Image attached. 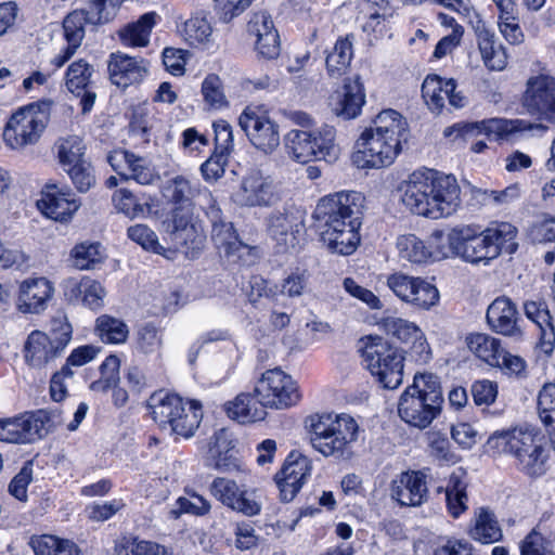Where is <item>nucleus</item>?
<instances>
[{
	"label": "nucleus",
	"instance_id": "obj_3",
	"mask_svg": "<svg viewBox=\"0 0 555 555\" xmlns=\"http://www.w3.org/2000/svg\"><path fill=\"white\" fill-rule=\"evenodd\" d=\"M516 235L517 229L508 222H500L485 230L475 224L459 225L447 234V246H442L438 257H459L469 263L488 264L503 250L507 254L516 251Z\"/></svg>",
	"mask_w": 555,
	"mask_h": 555
},
{
	"label": "nucleus",
	"instance_id": "obj_51",
	"mask_svg": "<svg viewBox=\"0 0 555 555\" xmlns=\"http://www.w3.org/2000/svg\"><path fill=\"white\" fill-rule=\"evenodd\" d=\"M185 496H180L176 501V509L171 513L178 518L181 514H190L193 516H205L211 509L210 502L193 490H185Z\"/></svg>",
	"mask_w": 555,
	"mask_h": 555
},
{
	"label": "nucleus",
	"instance_id": "obj_25",
	"mask_svg": "<svg viewBox=\"0 0 555 555\" xmlns=\"http://www.w3.org/2000/svg\"><path fill=\"white\" fill-rule=\"evenodd\" d=\"M53 294L54 286L46 278L27 279L20 285L17 309L22 313H41L47 309Z\"/></svg>",
	"mask_w": 555,
	"mask_h": 555
},
{
	"label": "nucleus",
	"instance_id": "obj_32",
	"mask_svg": "<svg viewBox=\"0 0 555 555\" xmlns=\"http://www.w3.org/2000/svg\"><path fill=\"white\" fill-rule=\"evenodd\" d=\"M526 317L539 328V347L545 354H551L555 347V328L544 301H527L524 306Z\"/></svg>",
	"mask_w": 555,
	"mask_h": 555
},
{
	"label": "nucleus",
	"instance_id": "obj_41",
	"mask_svg": "<svg viewBox=\"0 0 555 555\" xmlns=\"http://www.w3.org/2000/svg\"><path fill=\"white\" fill-rule=\"evenodd\" d=\"M29 546L35 555H81L76 543L52 534L31 537Z\"/></svg>",
	"mask_w": 555,
	"mask_h": 555
},
{
	"label": "nucleus",
	"instance_id": "obj_31",
	"mask_svg": "<svg viewBox=\"0 0 555 555\" xmlns=\"http://www.w3.org/2000/svg\"><path fill=\"white\" fill-rule=\"evenodd\" d=\"M178 33L192 48H208L214 44V28L208 15L197 12L191 15L180 26Z\"/></svg>",
	"mask_w": 555,
	"mask_h": 555
},
{
	"label": "nucleus",
	"instance_id": "obj_63",
	"mask_svg": "<svg viewBox=\"0 0 555 555\" xmlns=\"http://www.w3.org/2000/svg\"><path fill=\"white\" fill-rule=\"evenodd\" d=\"M498 26L509 44L518 46L525 41V34L519 25V12L498 18Z\"/></svg>",
	"mask_w": 555,
	"mask_h": 555
},
{
	"label": "nucleus",
	"instance_id": "obj_62",
	"mask_svg": "<svg viewBox=\"0 0 555 555\" xmlns=\"http://www.w3.org/2000/svg\"><path fill=\"white\" fill-rule=\"evenodd\" d=\"M385 328L389 335L404 344H410L422 332L416 324L403 319L386 320Z\"/></svg>",
	"mask_w": 555,
	"mask_h": 555
},
{
	"label": "nucleus",
	"instance_id": "obj_6",
	"mask_svg": "<svg viewBox=\"0 0 555 555\" xmlns=\"http://www.w3.org/2000/svg\"><path fill=\"white\" fill-rule=\"evenodd\" d=\"M310 441L314 450L326 457L348 460L357 441L359 425L348 414H317L310 417Z\"/></svg>",
	"mask_w": 555,
	"mask_h": 555
},
{
	"label": "nucleus",
	"instance_id": "obj_11",
	"mask_svg": "<svg viewBox=\"0 0 555 555\" xmlns=\"http://www.w3.org/2000/svg\"><path fill=\"white\" fill-rule=\"evenodd\" d=\"M336 130L324 125L318 131L293 129L285 135V147L289 156L301 164L313 160L331 163L337 158Z\"/></svg>",
	"mask_w": 555,
	"mask_h": 555
},
{
	"label": "nucleus",
	"instance_id": "obj_35",
	"mask_svg": "<svg viewBox=\"0 0 555 555\" xmlns=\"http://www.w3.org/2000/svg\"><path fill=\"white\" fill-rule=\"evenodd\" d=\"M397 248L399 256L412 263H426L446 258L438 257L442 253V247L437 246L434 250L414 234L399 236Z\"/></svg>",
	"mask_w": 555,
	"mask_h": 555
},
{
	"label": "nucleus",
	"instance_id": "obj_8",
	"mask_svg": "<svg viewBox=\"0 0 555 555\" xmlns=\"http://www.w3.org/2000/svg\"><path fill=\"white\" fill-rule=\"evenodd\" d=\"M60 409H39L0 418V441L30 444L43 439L62 423Z\"/></svg>",
	"mask_w": 555,
	"mask_h": 555
},
{
	"label": "nucleus",
	"instance_id": "obj_47",
	"mask_svg": "<svg viewBox=\"0 0 555 555\" xmlns=\"http://www.w3.org/2000/svg\"><path fill=\"white\" fill-rule=\"evenodd\" d=\"M114 555H175L168 547L138 538H122L115 544Z\"/></svg>",
	"mask_w": 555,
	"mask_h": 555
},
{
	"label": "nucleus",
	"instance_id": "obj_54",
	"mask_svg": "<svg viewBox=\"0 0 555 555\" xmlns=\"http://www.w3.org/2000/svg\"><path fill=\"white\" fill-rule=\"evenodd\" d=\"M427 440L429 455L439 463L454 464L459 461L446 434L431 430L427 434Z\"/></svg>",
	"mask_w": 555,
	"mask_h": 555
},
{
	"label": "nucleus",
	"instance_id": "obj_17",
	"mask_svg": "<svg viewBox=\"0 0 555 555\" xmlns=\"http://www.w3.org/2000/svg\"><path fill=\"white\" fill-rule=\"evenodd\" d=\"M386 284L400 300L420 309L428 310L439 301L437 287L422 278L395 272Z\"/></svg>",
	"mask_w": 555,
	"mask_h": 555
},
{
	"label": "nucleus",
	"instance_id": "obj_26",
	"mask_svg": "<svg viewBox=\"0 0 555 555\" xmlns=\"http://www.w3.org/2000/svg\"><path fill=\"white\" fill-rule=\"evenodd\" d=\"M64 296L69 302H81L90 310L96 311L104 307L106 296L103 285L89 276L68 279L64 284Z\"/></svg>",
	"mask_w": 555,
	"mask_h": 555
},
{
	"label": "nucleus",
	"instance_id": "obj_34",
	"mask_svg": "<svg viewBox=\"0 0 555 555\" xmlns=\"http://www.w3.org/2000/svg\"><path fill=\"white\" fill-rule=\"evenodd\" d=\"M344 92L341 99L334 107V113L345 119H353L361 114L365 104L364 86L359 77L347 79L344 83Z\"/></svg>",
	"mask_w": 555,
	"mask_h": 555
},
{
	"label": "nucleus",
	"instance_id": "obj_61",
	"mask_svg": "<svg viewBox=\"0 0 555 555\" xmlns=\"http://www.w3.org/2000/svg\"><path fill=\"white\" fill-rule=\"evenodd\" d=\"M254 0H214V10L219 21L230 23L245 12Z\"/></svg>",
	"mask_w": 555,
	"mask_h": 555
},
{
	"label": "nucleus",
	"instance_id": "obj_7",
	"mask_svg": "<svg viewBox=\"0 0 555 555\" xmlns=\"http://www.w3.org/2000/svg\"><path fill=\"white\" fill-rule=\"evenodd\" d=\"M511 453L518 468L530 477H539L546 470L547 454L543 447V436L532 426H520L508 431L495 433L489 443Z\"/></svg>",
	"mask_w": 555,
	"mask_h": 555
},
{
	"label": "nucleus",
	"instance_id": "obj_22",
	"mask_svg": "<svg viewBox=\"0 0 555 555\" xmlns=\"http://www.w3.org/2000/svg\"><path fill=\"white\" fill-rule=\"evenodd\" d=\"M37 206L48 218L63 222L73 217L80 203L70 189L47 185Z\"/></svg>",
	"mask_w": 555,
	"mask_h": 555
},
{
	"label": "nucleus",
	"instance_id": "obj_42",
	"mask_svg": "<svg viewBox=\"0 0 555 555\" xmlns=\"http://www.w3.org/2000/svg\"><path fill=\"white\" fill-rule=\"evenodd\" d=\"M352 35L337 39L333 50L327 54L325 64L332 78L341 77L348 69L353 57Z\"/></svg>",
	"mask_w": 555,
	"mask_h": 555
},
{
	"label": "nucleus",
	"instance_id": "obj_13",
	"mask_svg": "<svg viewBox=\"0 0 555 555\" xmlns=\"http://www.w3.org/2000/svg\"><path fill=\"white\" fill-rule=\"evenodd\" d=\"M209 493L223 506L245 517L261 514L262 495L256 488L238 485L225 477H216L209 485Z\"/></svg>",
	"mask_w": 555,
	"mask_h": 555
},
{
	"label": "nucleus",
	"instance_id": "obj_64",
	"mask_svg": "<svg viewBox=\"0 0 555 555\" xmlns=\"http://www.w3.org/2000/svg\"><path fill=\"white\" fill-rule=\"evenodd\" d=\"M309 278L307 270L297 268L283 280L281 293L292 298L301 296L308 286Z\"/></svg>",
	"mask_w": 555,
	"mask_h": 555
},
{
	"label": "nucleus",
	"instance_id": "obj_30",
	"mask_svg": "<svg viewBox=\"0 0 555 555\" xmlns=\"http://www.w3.org/2000/svg\"><path fill=\"white\" fill-rule=\"evenodd\" d=\"M224 412L231 420L241 424L259 422L267 416L260 398L249 392H241L233 400L225 402Z\"/></svg>",
	"mask_w": 555,
	"mask_h": 555
},
{
	"label": "nucleus",
	"instance_id": "obj_55",
	"mask_svg": "<svg viewBox=\"0 0 555 555\" xmlns=\"http://www.w3.org/2000/svg\"><path fill=\"white\" fill-rule=\"evenodd\" d=\"M202 94L205 103L214 109H221L228 106L223 91V83L216 74H209L202 82Z\"/></svg>",
	"mask_w": 555,
	"mask_h": 555
},
{
	"label": "nucleus",
	"instance_id": "obj_38",
	"mask_svg": "<svg viewBox=\"0 0 555 555\" xmlns=\"http://www.w3.org/2000/svg\"><path fill=\"white\" fill-rule=\"evenodd\" d=\"M469 535L483 544H491L502 540L503 531L495 514L486 507H480L475 516L474 526Z\"/></svg>",
	"mask_w": 555,
	"mask_h": 555
},
{
	"label": "nucleus",
	"instance_id": "obj_50",
	"mask_svg": "<svg viewBox=\"0 0 555 555\" xmlns=\"http://www.w3.org/2000/svg\"><path fill=\"white\" fill-rule=\"evenodd\" d=\"M70 255L75 267L79 270L93 269L104 259V253L100 243L83 242L77 244Z\"/></svg>",
	"mask_w": 555,
	"mask_h": 555
},
{
	"label": "nucleus",
	"instance_id": "obj_5",
	"mask_svg": "<svg viewBox=\"0 0 555 555\" xmlns=\"http://www.w3.org/2000/svg\"><path fill=\"white\" fill-rule=\"evenodd\" d=\"M442 403L439 377L433 373H421L400 396L398 414L410 426L424 429L440 414Z\"/></svg>",
	"mask_w": 555,
	"mask_h": 555
},
{
	"label": "nucleus",
	"instance_id": "obj_58",
	"mask_svg": "<svg viewBox=\"0 0 555 555\" xmlns=\"http://www.w3.org/2000/svg\"><path fill=\"white\" fill-rule=\"evenodd\" d=\"M64 171L67 172L75 188L81 193L88 192L95 184L94 168L89 160L73 165Z\"/></svg>",
	"mask_w": 555,
	"mask_h": 555
},
{
	"label": "nucleus",
	"instance_id": "obj_28",
	"mask_svg": "<svg viewBox=\"0 0 555 555\" xmlns=\"http://www.w3.org/2000/svg\"><path fill=\"white\" fill-rule=\"evenodd\" d=\"M183 400L180 396L163 390L155 391L146 402L153 421L160 429L170 430L173 421L183 412Z\"/></svg>",
	"mask_w": 555,
	"mask_h": 555
},
{
	"label": "nucleus",
	"instance_id": "obj_4",
	"mask_svg": "<svg viewBox=\"0 0 555 555\" xmlns=\"http://www.w3.org/2000/svg\"><path fill=\"white\" fill-rule=\"evenodd\" d=\"M460 194V186L453 176L421 168L409 176L401 201L412 214L439 219L456 211L461 202Z\"/></svg>",
	"mask_w": 555,
	"mask_h": 555
},
{
	"label": "nucleus",
	"instance_id": "obj_46",
	"mask_svg": "<svg viewBox=\"0 0 555 555\" xmlns=\"http://www.w3.org/2000/svg\"><path fill=\"white\" fill-rule=\"evenodd\" d=\"M95 332L103 343L109 345L124 344L129 336L128 325L122 320L108 314H102L96 319Z\"/></svg>",
	"mask_w": 555,
	"mask_h": 555
},
{
	"label": "nucleus",
	"instance_id": "obj_14",
	"mask_svg": "<svg viewBox=\"0 0 555 555\" xmlns=\"http://www.w3.org/2000/svg\"><path fill=\"white\" fill-rule=\"evenodd\" d=\"M260 398L263 409H288L300 400L297 383L281 369L267 370L257 382L254 390Z\"/></svg>",
	"mask_w": 555,
	"mask_h": 555
},
{
	"label": "nucleus",
	"instance_id": "obj_52",
	"mask_svg": "<svg viewBox=\"0 0 555 555\" xmlns=\"http://www.w3.org/2000/svg\"><path fill=\"white\" fill-rule=\"evenodd\" d=\"M163 346V333L152 322L140 325L135 333V348L144 354L157 353Z\"/></svg>",
	"mask_w": 555,
	"mask_h": 555
},
{
	"label": "nucleus",
	"instance_id": "obj_48",
	"mask_svg": "<svg viewBox=\"0 0 555 555\" xmlns=\"http://www.w3.org/2000/svg\"><path fill=\"white\" fill-rule=\"evenodd\" d=\"M94 68L86 60L79 59L67 67L65 72V86L67 90L79 96L89 88Z\"/></svg>",
	"mask_w": 555,
	"mask_h": 555
},
{
	"label": "nucleus",
	"instance_id": "obj_39",
	"mask_svg": "<svg viewBox=\"0 0 555 555\" xmlns=\"http://www.w3.org/2000/svg\"><path fill=\"white\" fill-rule=\"evenodd\" d=\"M157 14L147 12L131 24H128L119 31V38L127 47H146L150 42L152 28L156 24Z\"/></svg>",
	"mask_w": 555,
	"mask_h": 555
},
{
	"label": "nucleus",
	"instance_id": "obj_12",
	"mask_svg": "<svg viewBox=\"0 0 555 555\" xmlns=\"http://www.w3.org/2000/svg\"><path fill=\"white\" fill-rule=\"evenodd\" d=\"M50 102H38L16 111L3 130V140L13 150L36 144L50 119Z\"/></svg>",
	"mask_w": 555,
	"mask_h": 555
},
{
	"label": "nucleus",
	"instance_id": "obj_59",
	"mask_svg": "<svg viewBox=\"0 0 555 555\" xmlns=\"http://www.w3.org/2000/svg\"><path fill=\"white\" fill-rule=\"evenodd\" d=\"M538 412L544 426H555V384H545L538 395Z\"/></svg>",
	"mask_w": 555,
	"mask_h": 555
},
{
	"label": "nucleus",
	"instance_id": "obj_9",
	"mask_svg": "<svg viewBox=\"0 0 555 555\" xmlns=\"http://www.w3.org/2000/svg\"><path fill=\"white\" fill-rule=\"evenodd\" d=\"M547 128L541 124L524 119L489 118L475 122L455 124L444 129V137L453 140L469 141L485 134L489 140L511 141L518 139L526 132L545 131Z\"/></svg>",
	"mask_w": 555,
	"mask_h": 555
},
{
	"label": "nucleus",
	"instance_id": "obj_16",
	"mask_svg": "<svg viewBox=\"0 0 555 555\" xmlns=\"http://www.w3.org/2000/svg\"><path fill=\"white\" fill-rule=\"evenodd\" d=\"M238 125L253 146L264 154L280 145L279 125L267 113L247 106L238 117Z\"/></svg>",
	"mask_w": 555,
	"mask_h": 555
},
{
	"label": "nucleus",
	"instance_id": "obj_49",
	"mask_svg": "<svg viewBox=\"0 0 555 555\" xmlns=\"http://www.w3.org/2000/svg\"><path fill=\"white\" fill-rule=\"evenodd\" d=\"M57 158L63 169L77 165L85 158L86 145L79 135L61 138L57 143Z\"/></svg>",
	"mask_w": 555,
	"mask_h": 555
},
{
	"label": "nucleus",
	"instance_id": "obj_15",
	"mask_svg": "<svg viewBox=\"0 0 555 555\" xmlns=\"http://www.w3.org/2000/svg\"><path fill=\"white\" fill-rule=\"evenodd\" d=\"M72 325L68 322L60 324V332L53 330L54 338L41 331H33L24 345L25 362L35 369L44 367L60 357L72 339Z\"/></svg>",
	"mask_w": 555,
	"mask_h": 555
},
{
	"label": "nucleus",
	"instance_id": "obj_20",
	"mask_svg": "<svg viewBox=\"0 0 555 555\" xmlns=\"http://www.w3.org/2000/svg\"><path fill=\"white\" fill-rule=\"evenodd\" d=\"M273 198V181L258 170L246 175L242 179L240 188L232 194L233 202L243 207L269 206Z\"/></svg>",
	"mask_w": 555,
	"mask_h": 555
},
{
	"label": "nucleus",
	"instance_id": "obj_29",
	"mask_svg": "<svg viewBox=\"0 0 555 555\" xmlns=\"http://www.w3.org/2000/svg\"><path fill=\"white\" fill-rule=\"evenodd\" d=\"M486 318L491 330L499 334L513 336L519 332L516 305L505 296L498 297L490 304Z\"/></svg>",
	"mask_w": 555,
	"mask_h": 555
},
{
	"label": "nucleus",
	"instance_id": "obj_40",
	"mask_svg": "<svg viewBox=\"0 0 555 555\" xmlns=\"http://www.w3.org/2000/svg\"><path fill=\"white\" fill-rule=\"evenodd\" d=\"M455 88L456 81L452 78L442 79L437 75H428L422 85V96L433 112L439 113L444 106L446 94Z\"/></svg>",
	"mask_w": 555,
	"mask_h": 555
},
{
	"label": "nucleus",
	"instance_id": "obj_43",
	"mask_svg": "<svg viewBox=\"0 0 555 555\" xmlns=\"http://www.w3.org/2000/svg\"><path fill=\"white\" fill-rule=\"evenodd\" d=\"M469 350L491 366L500 365L503 349L499 339L487 334L477 333L467 337Z\"/></svg>",
	"mask_w": 555,
	"mask_h": 555
},
{
	"label": "nucleus",
	"instance_id": "obj_10",
	"mask_svg": "<svg viewBox=\"0 0 555 555\" xmlns=\"http://www.w3.org/2000/svg\"><path fill=\"white\" fill-rule=\"evenodd\" d=\"M363 361L386 389L398 388L403 380L402 352L379 336H367L362 348Z\"/></svg>",
	"mask_w": 555,
	"mask_h": 555
},
{
	"label": "nucleus",
	"instance_id": "obj_36",
	"mask_svg": "<svg viewBox=\"0 0 555 555\" xmlns=\"http://www.w3.org/2000/svg\"><path fill=\"white\" fill-rule=\"evenodd\" d=\"M304 229V223L293 214L276 212L270 217L269 233L279 245L294 247L297 244L296 235Z\"/></svg>",
	"mask_w": 555,
	"mask_h": 555
},
{
	"label": "nucleus",
	"instance_id": "obj_2",
	"mask_svg": "<svg viewBox=\"0 0 555 555\" xmlns=\"http://www.w3.org/2000/svg\"><path fill=\"white\" fill-rule=\"evenodd\" d=\"M408 134V122L400 113L382 111L356 141L352 164L359 169L389 167L402 152Z\"/></svg>",
	"mask_w": 555,
	"mask_h": 555
},
{
	"label": "nucleus",
	"instance_id": "obj_18",
	"mask_svg": "<svg viewBox=\"0 0 555 555\" xmlns=\"http://www.w3.org/2000/svg\"><path fill=\"white\" fill-rule=\"evenodd\" d=\"M194 206H177L172 209L171 241L186 257L196 258L204 247L205 234L194 218Z\"/></svg>",
	"mask_w": 555,
	"mask_h": 555
},
{
	"label": "nucleus",
	"instance_id": "obj_21",
	"mask_svg": "<svg viewBox=\"0 0 555 555\" xmlns=\"http://www.w3.org/2000/svg\"><path fill=\"white\" fill-rule=\"evenodd\" d=\"M391 498L401 506H421L429 496L427 475L422 470L401 473L390 485Z\"/></svg>",
	"mask_w": 555,
	"mask_h": 555
},
{
	"label": "nucleus",
	"instance_id": "obj_33",
	"mask_svg": "<svg viewBox=\"0 0 555 555\" xmlns=\"http://www.w3.org/2000/svg\"><path fill=\"white\" fill-rule=\"evenodd\" d=\"M211 238L216 248L223 253L232 261H240L244 254H249L250 248L244 244L236 234L231 222H214Z\"/></svg>",
	"mask_w": 555,
	"mask_h": 555
},
{
	"label": "nucleus",
	"instance_id": "obj_27",
	"mask_svg": "<svg viewBox=\"0 0 555 555\" xmlns=\"http://www.w3.org/2000/svg\"><path fill=\"white\" fill-rule=\"evenodd\" d=\"M477 46L485 66L490 70H503L507 65V53L502 44H496V36L482 20L474 26Z\"/></svg>",
	"mask_w": 555,
	"mask_h": 555
},
{
	"label": "nucleus",
	"instance_id": "obj_23",
	"mask_svg": "<svg viewBox=\"0 0 555 555\" xmlns=\"http://www.w3.org/2000/svg\"><path fill=\"white\" fill-rule=\"evenodd\" d=\"M107 70L112 83L126 89L140 83L147 75V62L142 57L115 52L109 55Z\"/></svg>",
	"mask_w": 555,
	"mask_h": 555
},
{
	"label": "nucleus",
	"instance_id": "obj_19",
	"mask_svg": "<svg viewBox=\"0 0 555 555\" xmlns=\"http://www.w3.org/2000/svg\"><path fill=\"white\" fill-rule=\"evenodd\" d=\"M524 106L540 119L555 121V80L547 76L532 77L527 82Z\"/></svg>",
	"mask_w": 555,
	"mask_h": 555
},
{
	"label": "nucleus",
	"instance_id": "obj_44",
	"mask_svg": "<svg viewBox=\"0 0 555 555\" xmlns=\"http://www.w3.org/2000/svg\"><path fill=\"white\" fill-rule=\"evenodd\" d=\"M203 420V405L197 400H185L183 403V412L173 421L170 433L183 438L194 436Z\"/></svg>",
	"mask_w": 555,
	"mask_h": 555
},
{
	"label": "nucleus",
	"instance_id": "obj_57",
	"mask_svg": "<svg viewBox=\"0 0 555 555\" xmlns=\"http://www.w3.org/2000/svg\"><path fill=\"white\" fill-rule=\"evenodd\" d=\"M128 237L154 254L164 255L165 248L159 244L156 233L146 224H135L128 228Z\"/></svg>",
	"mask_w": 555,
	"mask_h": 555
},
{
	"label": "nucleus",
	"instance_id": "obj_53",
	"mask_svg": "<svg viewBox=\"0 0 555 555\" xmlns=\"http://www.w3.org/2000/svg\"><path fill=\"white\" fill-rule=\"evenodd\" d=\"M115 208L133 219L150 214L151 206L147 203H140L138 198L128 190L120 189L113 195Z\"/></svg>",
	"mask_w": 555,
	"mask_h": 555
},
{
	"label": "nucleus",
	"instance_id": "obj_1",
	"mask_svg": "<svg viewBox=\"0 0 555 555\" xmlns=\"http://www.w3.org/2000/svg\"><path fill=\"white\" fill-rule=\"evenodd\" d=\"M364 196L354 191H340L319 199L313 219L320 241L331 254L349 256L361 241Z\"/></svg>",
	"mask_w": 555,
	"mask_h": 555
},
{
	"label": "nucleus",
	"instance_id": "obj_37",
	"mask_svg": "<svg viewBox=\"0 0 555 555\" xmlns=\"http://www.w3.org/2000/svg\"><path fill=\"white\" fill-rule=\"evenodd\" d=\"M466 473L456 468L451 473L446 487V501L450 515L459 518L467 509Z\"/></svg>",
	"mask_w": 555,
	"mask_h": 555
},
{
	"label": "nucleus",
	"instance_id": "obj_60",
	"mask_svg": "<svg viewBox=\"0 0 555 555\" xmlns=\"http://www.w3.org/2000/svg\"><path fill=\"white\" fill-rule=\"evenodd\" d=\"M125 505L122 499H113L102 503L94 502L86 507V514L90 520L103 522L114 517Z\"/></svg>",
	"mask_w": 555,
	"mask_h": 555
},
{
	"label": "nucleus",
	"instance_id": "obj_56",
	"mask_svg": "<svg viewBox=\"0 0 555 555\" xmlns=\"http://www.w3.org/2000/svg\"><path fill=\"white\" fill-rule=\"evenodd\" d=\"M157 178L158 176L151 162L133 153L128 165L127 176L124 179H132L139 184L149 185Z\"/></svg>",
	"mask_w": 555,
	"mask_h": 555
},
{
	"label": "nucleus",
	"instance_id": "obj_45",
	"mask_svg": "<svg viewBox=\"0 0 555 555\" xmlns=\"http://www.w3.org/2000/svg\"><path fill=\"white\" fill-rule=\"evenodd\" d=\"M199 183L196 179H190L184 176H176L168 181L166 186V196L177 206H194L193 199L198 193Z\"/></svg>",
	"mask_w": 555,
	"mask_h": 555
},
{
	"label": "nucleus",
	"instance_id": "obj_24",
	"mask_svg": "<svg viewBox=\"0 0 555 555\" xmlns=\"http://www.w3.org/2000/svg\"><path fill=\"white\" fill-rule=\"evenodd\" d=\"M207 466L227 474L245 472V465L237 455L233 441L229 439L224 429L217 431L211 438L207 455Z\"/></svg>",
	"mask_w": 555,
	"mask_h": 555
}]
</instances>
